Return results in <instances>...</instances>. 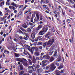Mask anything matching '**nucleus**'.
Segmentation results:
<instances>
[{"label":"nucleus","instance_id":"21","mask_svg":"<svg viewBox=\"0 0 75 75\" xmlns=\"http://www.w3.org/2000/svg\"><path fill=\"white\" fill-rule=\"evenodd\" d=\"M57 50H56V51H54V54H53V56L54 57H57Z\"/></svg>","mask_w":75,"mask_h":75},{"label":"nucleus","instance_id":"62","mask_svg":"<svg viewBox=\"0 0 75 75\" xmlns=\"http://www.w3.org/2000/svg\"><path fill=\"white\" fill-rule=\"evenodd\" d=\"M61 6H59V8H58V10H59H59H60V9H61Z\"/></svg>","mask_w":75,"mask_h":75},{"label":"nucleus","instance_id":"49","mask_svg":"<svg viewBox=\"0 0 75 75\" xmlns=\"http://www.w3.org/2000/svg\"><path fill=\"white\" fill-rule=\"evenodd\" d=\"M71 75H75V73H74V72L73 71H71Z\"/></svg>","mask_w":75,"mask_h":75},{"label":"nucleus","instance_id":"54","mask_svg":"<svg viewBox=\"0 0 75 75\" xmlns=\"http://www.w3.org/2000/svg\"><path fill=\"white\" fill-rule=\"evenodd\" d=\"M62 14H63V16H64V14H65V12H64V11H63V10H62Z\"/></svg>","mask_w":75,"mask_h":75},{"label":"nucleus","instance_id":"51","mask_svg":"<svg viewBox=\"0 0 75 75\" xmlns=\"http://www.w3.org/2000/svg\"><path fill=\"white\" fill-rule=\"evenodd\" d=\"M23 39H24V40H27L28 38H27V37H26L24 38Z\"/></svg>","mask_w":75,"mask_h":75},{"label":"nucleus","instance_id":"8","mask_svg":"<svg viewBox=\"0 0 75 75\" xmlns=\"http://www.w3.org/2000/svg\"><path fill=\"white\" fill-rule=\"evenodd\" d=\"M28 70H33V71H35L36 69L35 70V68L31 66H30L28 67Z\"/></svg>","mask_w":75,"mask_h":75},{"label":"nucleus","instance_id":"5","mask_svg":"<svg viewBox=\"0 0 75 75\" xmlns=\"http://www.w3.org/2000/svg\"><path fill=\"white\" fill-rule=\"evenodd\" d=\"M36 15L37 18V19H36L35 18L34 19V22H33V24H34V23H35V22H36H36H38V21H39V19H40V17H39V15H38V14L36 13Z\"/></svg>","mask_w":75,"mask_h":75},{"label":"nucleus","instance_id":"31","mask_svg":"<svg viewBox=\"0 0 75 75\" xmlns=\"http://www.w3.org/2000/svg\"><path fill=\"white\" fill-rule=\"evenodd\" d=\"M28 60L30 64V65H32V64H33V62H32V61H31V60L30 59H28Z\"/></svg>","mask_w":75,"mask_h":75},{"label":"nucleus","instance_id":"60","mask_svg":"<svg viewBox=\"0 0 75 75\" xmlns=\"http://www.w3.org/2000/svg\"><path fill=\"white\" fill-rule=\"evenodd\" d=\"M13 40L14 41H16V42H17V38H16L14 39Z\"/></svg>","mask_w":75,"mask_h":75},{"label":"nucleus","instance_id":"37","mask_svg":"<svg viewBox=\"0 0 75 75\" xmlns=\"http://www.w3.org/2000/svg\"><path fill=\"white\" fill-rule=\"evenodd\" d=\"M26 54H27L28 55H29V58H31V56L30 54H29V52H27Z\"/></svg>","mask_w":75,"mask_h":75},{"label":"nucleus","instance_id":"22","mask_svg":"<svg viewBox=\"0 0 75 75\" xmlns=\"http://www.w3.org/2000/svg\"><path fill=\"white\" fill-rule=\"evenodd\" d=\"M14 55L16 58H18L20 57V54L16 53H14Z\"/></svg>","mask_w":75,"mask_h":75},{"label":"nucleus","instance_id":"33","mask_svg":"<svg viewBox=\"0 0 75 75\" xmlns=\"http://www.w3.org/2000/svg\"><path fill=\"white\" fill-rule=\"evenodd\" d=\"M52 34V33L50 32H49L46 34V35H47L49 36V35H51V34Z\"/></svg>","mask_w":75,"mask_h":75},{"label":"nucleus","instance_id":"6","mask_svg":"<svg viewBox=\"0 0 75 75\" xmlns=\"http://www.w3.org/2000/svg\"><path fill=\"white\" fill-rule=\"evenodd\" d=\"M25 59H24V58H16V61H19L21 62H23V61H25Z\"/></svg>","mask_w":75,"mask_h":75},{"label":"nucleus","instance_id":"59","mask_svg":"<svg viewBox=\"0 0 75 75\" xmlns=\"http://www.w3.org/2000/svg\"><path fill=\"white\" fill-rule=\"evenodd\" d=\"M44 55V53H43V52L42 53L40 54V55L42 57V56H43V55Z\"/></svg>","mask_w":75,"mask_h":75},{"label":"nucleus","instance_id":"15","mask_svg":"<svg viewBox=\"0 0 75 75\" xmlns=\"http://www.w3.org/2000/svg\"><path fill=\"white\" fill-rule=\"evenodd\" d=\"M54 60V57L53 56L51 57L50 58V59L49 60L50 62H52Z\"/></svg>","mask_w":75,"mask_h":75},{"label":"nucleus","instance_id":"34","mask_svg":"<svg viewBox=\"0 0 75 75\" xmlns=\"http://www.w3.org/2000/svg\"><path fill=\"white\" fill-rule=\"evenodd\" d=\"M47 62V61L46 60H43L42 62V64H45Z\"/></svg>","mask_w":75,"mask_h":75},{"label":"nucleus","instance_id":"10","mask_svg":"<svg viewBox=\"0 0 75 75\" xmlns=\"http://www.w3.org/2000/svg\"><path fill=\"white\" fill-rule=\"evenodd\" d=\"M48 30V28L46 27V28H43L42 30L45 33L47 31V30Z\"/></svg>","mask_w":75,"mask_h":75},{"label":"nucleus","instance_id":"42","mask_svg":"<svg viewBox=\"0 0 75 75\" xmlns=\"http://www.w3.org/2000/svg\"><path fill=\"white\" fill-rule=\"evenodd\" d=\"M23 53L25 55H27V52H26L25 51V50H24V51L23 52Z\"/></svg>","mask_w":75,"mask_h":75},{"label":"nucleus","instance_id":"36","mask_svg":"<svg viewBox=\"0 0 75 75\" xmlns=\"http://www.w3.org/2000/svg\"><path fill=\"white\" fill-rule=\"evenodd\" d=\"M24 46L26 48H30V46H28V45H26V44L24 45Z\"/></svg>","mask_w":75,"mask_h":75},{"label":"nucleus","instance_id":"39","mask_svg":"<svg viewBox=\"0 0 75 75\" xmlns=\"http://www.w3.org/2000/svg\"><path fill=\"white\" fill-rule=\"evenodd\" d=\"M11 67L10 69V71H12V69H13V64H11Z\"/></svg>","mask_w":75,"mask_h":75},{"label":"nucleus","instance_id":"40","mask_svg":"<svg viewBox=\"0 0 75 75\" xmlns=\"http://www.w3.org/2000/svg\"><path fill=\"white\" fill-rule=\"evenodd\" d=\"M31 50H32L33 51H34L35 49V47H33L32 48L31 47Z\"/></svg>","mask_w":75,"mask_h":75},{"label":"nucleus","instance_id":"3","mask_svg":"<svg viewBox=\"0 0 75 75\" xmlns=\"http://www.w3.org/2000/svg\"><path fill=\"white\" fill-rule=\"evenodd\" d=\"M56 68H57V66L54 64L53 63L51 64L50 67V72H52V71L55 70Z\"/></svg>","mask_w":75,"mask_h":75},{"label":"nucleus","instance_id":"29","mask_svg":"<svg viewBox=\"0 0 75 75\" xmlns=\"http://www.w3.org/2000/svg\"><path fill=\"white\" fill-rule=\"evenodd\" d=\"M27 30L28 33H30V32H31V29L30 28H27Z\"/></svg>","mask_w":75,"mask_h":75},{"label":"nucleus","instance_id":"20","mask_svg":"<svg viewBox=\"0 0 75 75\" xmlns=\"http://www.w3.org/2000/svg\"><path fill=\"white\" fill-rule=\"evenodd\" d=\"M44 31H43L42 30L39 33V34L40 35H44Z\"/></svg>","mask_w":75,"mask_h":75},{"label":"nucleus","instance_id":"25","mask_svg":"<svg viewBox=\"0 0 75 75\" xmlns=\"http://www.w3.org/2000/svg\"><path fill=\"white\" fill-rule=\"evenodd\" d=\"M64 68V66L62 65H61L59 66L57 68L58 69H62V68Z\"/></svg>","mask_w":75,"mask_h":75},{"label":"nucleus","instance_id":"47","mask_svg":"<svg viewBox=\"0 0 75 75\" xmlns=\"http://www.w3.org/2000/svg\"><path fill=\"white\" fill-rule=\"evenodd\" d=\"M50 67V66L49 65L47 66L46 67V69H47V70H48V69H49V68Z\"/></svg>","mask_w":75,"mask_h":75},{"label":"nucleus","instance_id":"53","mask_svg":"<svg viewBox=\"0 0 75 75\" xmlns=\"http://www.w3.org/2000/svg\"><path fill=\"white\" fill-rule=\"evenodd\" d=\"M13 6H9V8L10 9H11L12 8H13Z\"/></svg>","mask_w":75,"mask_h":75},{"label":"nucleus","instance_id":"52","mask_svg":"<svg viewBox=\"0 0 75 75\" xmlns=\"http://www.w3.org/2000/svg\"><path fill=\"white\" fill-rule=\"evenodd\" d=\"M42 20V16H40V21H41Z\"/></svg>","mask_w":75,"mask_h":75},{"label":"nucleus","instance_id":"24","mask_svg":"<svg viewBox=\"0 0 75 75\" xmlns=\"http://www.w3.org/2000/svg\"><path fill=\"white\" fill-rule=\"evenodd\" d=\"M35 55L36 57H37V56H39V55H40V53L38 52H35Z\"/></svg>","mask_w":75,"mask_h":75},{"label":"nucleus","instance_id":"4","mask_svg":"<svg viewBox=\"0 0 75 75\" xmlns=\"http://www.w3.org/2000/svg\"><path fill=\"white\" fill-rule=\"evenodd\" d=\"M18 31H17V33H19L20 34H24V32H26V30L24 29L22 27H21L20 29L18 30Z\"/></svg>","mask_w":75,"mask_h":75},{"label":"nucleus","instance_id":"38","mask_svg":"<svg viewBox=\"0 0 75 75\" xmlns=\"http://www.w3.org/2000/svg\"><path fill=\"white\" fill-rule=\"evenodd\" d=\"M40 65H36V67L35 68V69H36H36H38V68H40Z\"/></svg>","mask_w":75,"mask_h":75},{"label":"nucleus","instance_id":"63","mask_svg":"<svg viewBox=\"0 0 75 75\" xmlns=\"http://www.w3.org/2000/svg\"><path fill=\"white\" fill-rule=\"evenodd\" d=\"M38 39L37 38H35V41L36 42L38 41Z\"/></svg>","mask_w":75,"mask_h":75},{"label":"nucleus","instance_id":"48","mask_svg":"<svg viewBox=\"0 0 75 75\" xmlns=\"http://www.w3.org/2000/svg\"><path fill=\"white\" fill-rule=\"evenodd\" d=\"M0 19L1 20H4V19H5V18H4V16L3 18H1Z\"/></svg>","mask_w":75,"mask_h":75},{"label":"nucleus","instance_id":"23","mask_svg":"<svg viewBox=\"0 0 75 75\" xmlns=\"http://www.w3.org/2000/svg\"><path fill=\"white\" fill-rule=\"evenodd\" d=\"M4 1L1 2L0 3V7H2V6H4Z\"/></svg>","mask_w":75,"mask_h":75},{"label":"nucleus","instance_id":"64","mask_svg":"<svg viewBox=\"0 0 75 75\" xmlns=\"http://www.w3.org/2000/svg\"><path fill=\"white\" fill-rule=\"evenodd\" d=\"M53 13H54V14H57V11H54Z\"/></svg>","mask_w":75,"mask_h":75},{"label":"nucleus","instance_id":"19","mask_svg":"<svg viewBox=\"0 0 75 75\" xmlns=\"http://www.w3.org/2000/svg\"><path fill=\"white\" fill-rule=\"evenodd\" d=\"M22 15V11H20L18 13L17 15V17L18 18L20 16H21Z\"/></svg>","mask_w":75,"mask_h":75},{"label":"nucleus","instance_id":"44","mask_svg":"<svg viewBox=\"0 0 75 75\" xmlns=\"http://www.w3.org/2000/svg\"><path fill=\"white\" fill-rule=\"evenodd\" d=\"M35 51H38V50H39L38 48L37 47H35Z\"/></svg>","mask_w":75,"mask_h":75},{"label":"nucleus","instance_id":"11","mask_svg":"<svg viewBox=\"0 0 75 75\" xmlns=\"http://www.w3.org/2000/svg\"><path fill=\"white\" fill-rule=\"evenodd\" d=\"M31 37L32 39H34L35 37V32L31 34Z\"/></svg>","mask_w":75,"mask_h":75},{"label":"nucleus","instance_id":"28","mask_svg":"<svg viewBox=\"0 0 75 75\" xmlns=\"http://www.w3.org/2000/svg\"><path fill=\"white\" fill-rule=\"evenodd\" d=\"M42 42H39L37 44V45H42Z\"/></svg>","mask_w":75,"mask_h":75},{"label":"nucleus","instance_id":"41","mask_svg":"<svg viewBox=\"0 0 75 75\" xmlns=\"http://www.w3.org/2000/svg\"><path fill=\"white\" fill-rule=\"evenodd\" d=\"M42 3H45V1H44L43 0H41V4H42Z\"/></svg>","mask_w":75,"mask_h":75},{"label":"nucleus","instance_id":"50","mask_svg":"<svg viewBox=\"0 0 75 75\" xmlns=\"http://www.w3.org/2000/svg\"><path fill=\"white\" fill-rule=\"evenodd\" d=\"M60 74H61V73H64V70H61V71H59Z\"/></svg>","mask_w":75,"mask_h":75},{"label":"nucleus","instance_id":"1","mask_svg":"<svg viewBox=\"0 0 75 75\" xmlns=\"http://www.w3.org/2000/svg\"><path fill=\"white\" fill-rule=\"evenodd\" d=\"M54 45H52L51 46V48H50L48 51H50L48 52V54H47L46 55L45 54L43 56V57L42 56H40L39 58V60H42V59H44V58H45V59H49L50 58V55H52V54L54 52V51H52L53 50V49H54Z\"/></svg>","mask_w":75,"mask_h":75},{"label":"nucleus","instance_id":"57","mask_svg":"<svg viewBox=\"0 0 75 75\" xmlns=\"http://www.w3.org/2000/svg\"><path fill=\"white\" fill-rule=\"evenodd\" d=\"M23 7V5H20V7H19V8H22Z\"/></svg>","mask_w":75,"mask_h":75},{"label":"nucleus","instance_id":"45","mask_svg":"<svg viewBox=\"0 0 75 75\" xmlns=\"http://www.w3.org/2000/svg\"><path fill=\"white\" fill-rule=\"evenodd\" d=\"M30 20V17H29V16H27V19H26L27 21H29V20Z\"/></svg>","mask_w":75,"mask_h":75},{"label":"nucleus","instance_id":"30","mask_svg":"<svg viewBox=\"0 0 75 75\" xmlns=\"http://www.w3.org/2000/svg\"><path fill=\"white\" fill-rule=\"evenodd\" d=\"M28 72L29 73L32 74V73H33V70H29Z\"/></svg>","mask_w":75,"mask_h":75},{"label":"nucleus","instance_id":"7","mask_svg":"<svg viewBox=\"0 0 75 75\" xmlns=\"http://www.w3.org/2000/svg\"><path fill=\"white\" fill-rule=\"evenodd\" d=\"M61 61V55L59 54V56L57 59L56 62H60Z\"/></svg>","mask_w":75,"mask_h":75},{"label":"nucleus","instance_id":"46","mask_svg":"<svg viewBox=\"0 0 75 75\" xmlns=\"http://www.w3.org/2000/svg\"><path fill=\"white\" fill-rule=\"evenodd\" d=\"M28 6L27 5H25V6L24 7L23 9V11H24L26 7H27Z\"/></svg>","mask_w":75,"mask_h":75},{"label":"nucleus","instance_id":"9","mask_svg":"<svg viewBox=\"0 0 75 75\" xmlns=\"http://www.w3.org/2000/svg\"><path fill=\"white\" fill-rule=\"evenodd\" d=\"M25 59V60H23V62H22V63L23 65H24L25 66H27V65H28V64H27V63L25 62L27 61V60H26V59Z\"/></svg>","mask_w":75,"mask_h":75},{"label":"nucleus","instance_id":"27","mask_svg":"<svg viewBox=\"0 0 75 75\" xmlns=\"http://www.w3.org/2000/svg\"><path fill=\"white\" fill-rule=\"evenodd\" d=\"M20 67V70H23L24 68H23V65H19Z\"/></svg>","mask_w":75,"mask_h":75},{"label":"nucleus","instance_id":"12","mask_svg":"<svg viewBox=\"0 0 75 75\" xmlns=\"http://www.w3.org/2000/svg\"><path fill=\"white\" fill-rule=\"evenodd\" d=\"M42 25H40L38 26V28H36V31H38V30H40L41 28H42Z\"/></svg>","mask_w":75,"mask_h":75},{"label":"nucleus","instance_id":"43","mask_svg":"<svg viewBox=\"0 0 75 75\" xmlns=\"http://www.w3.org/2000/svg\"><path fill=\"white\" fill-rule=\"evenodd\" d=\"M42 67H46V66H47V64H42Z\"/></svg>","mask_w":75,"mask_h":75},{"label":"nucleus","instance_id":"26","mask_svg":"<svg viewBox=\"0 0 75 75\" xmlns=\"http://www.w3.org/2000/svg\"><path fill=\"white\" fill-rule=\"evenodd\" d=\"M24 73V71H21L19 73V75H23Z\"/></svg>","mask_w":75,"mask_h":75},{"label":"nucleus","instance_id":"35","mask_svg":"<svg viewBox=\"0 0 75 75\" xmlns=\"http://www.w3.org/2000/svg\"><path fill=\"white\" fill-rule=\"evenodd\" d=\"M71 20L69 19H67V21L68 23V24L71 23Z\"/></svg>","mask_w":75,"mask_h":75},{"label":"nucleus","instance_id":"18","mask_svg":"<svg viewBox=\"0 0 75 75\" xmlns=\"http://www.w3.org/2000/svg\"><path fill=\"white\" fill-rule=\"evenodd\" d=\"M22 27L24 28H26L28 27V26L27 25V24L25 23H24L22 25Z\"/></svg>","mask_w":75,"mask_h":75},{"label":"nucleus","instance_id":"16","mask_svg":"<svg viewBox=\"0 0 75 75\" xmlns=\"http://www.w3.org/2000/svg\"><path fill=\"white\" fill-rule=\"evenodd\" d=\"M50 37H51V36L50 35H45V38L46 39V40H48V39L49 38H50Z\"/></svg>","mask_w":75,"mask_h":75},{"label":"nucleus","instance_id":"17","mask_svg":"<svg viewBox=\"0 0 75 75\" xmlns=\"http://www.w3.org/2000/svg\"><path fill=\"white\" fill-rule=\"evenodd\" d=\"M32 62L33 64H35V63H36V59H35V57H33Z\"/></svg>","mask_w":75,"mask_h":75},{"label":"nucleus","instance_id":"14","mask_svg":"<svg viewBox=\"0 0 75 75\" xmlns=\"http://www.w3.org/2000/svg\"><path fill=\"white\" fill-rule=\"evenodd\" d=\"M55 74L56 75H60V71H59L58 70H57L55 71Z\"/></svg>","mask_w":75,"mask_h":75},{"label":"nucleus","instance_id":"2","mask_svg":"<svg viewBox=\"0 0 75 75\" xmlns=\"http://www.w3.org/2000/svg\"><path fill=\"white\" fill-rule=\"evenodd\" d=\"M49 39L50 40L48 41L47 43L46 42H45L42 44V46L43 48H45V47H46L47 45H49V47H51L52 45L53 44L54 42V41H55V38H53L51 39L50 38Z\"/></svg>","mask_w":75,"mask_h":75},{"label":"nucleus","instance_id":"13","mask_svg":"<svg viewBox=\"0 0 75 75\" xmlns=\"http://www.w3.org/2000/svg\"><path fill=\"white\" fill-rule=\"evenodd\" d=\"M11 6H13V7L15 6V7H16V8L18 7V5L16 4V3H14V2L11 3Z\"/></svg>","mask_w":75,"mask_h":75},{"label":"nucleus","instance_id":"56","mask_svg":"<svg viewBox=\"0 0 75 75\" xmlns=\"http://www.w3.org/2000/svg\"><path fill=\"white\" fill-rule=\"evenodd\" d=\"M32 67H33H33H34V68H35H35L36 67V66H35V65H34V64H33L32 65Z\"/></svg>","mask_w":75,"mask_h":75},{"label":"nucleus","instance_id":"55","mask_svg":"<svg viewBox=\"0 0 75 75\" xmlns=\"http://www.w3.org/2000/svg\"><path fill=\"white\" fill-rule=\"evenodd\" d=\"M0 16H3V13L1 11H0Z\"/></svg>","mask_w":75,"mask_h":75},{"label":"nucleus","instance_id":"32","mask_svg":"<svg viewBox=\"0 0 75 75\" xmlns=\"http://www.w3.org/2000/svg\"><path fill=\"white\" fill-rule=\"evenodd\" d=\"M54 64L56 65H57V66H59V63H58L57 62H55Z\"/></svg>","mask_w":75,"mask_h":75},{"label":"nucleus","instance_id":"61","mask_svg":"<svg viewBox=\"0 0 75 75\" xmlns=\"http://www.w3.org/2000/svg\"><path fill=\"white\" fill-rule=\"evenodd\" d=\"M3 50H4V48H2V49H1V52H3Z\"/></svg>","mask_w":75,"mask_h":75},{"label":"nucleus","instance_id":"58","mask_svg":"<svg viewBox=\"0 0 75 75\" xmlns=\"http://www.w3.org/2000/svg\"><path fill=\"white\" fill-rule=\"evenodd\" d=\"M33 18H30V22H31V23H33Z\"/></svg>","mask_w":75,"mask_h":75}]
</instances>
